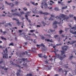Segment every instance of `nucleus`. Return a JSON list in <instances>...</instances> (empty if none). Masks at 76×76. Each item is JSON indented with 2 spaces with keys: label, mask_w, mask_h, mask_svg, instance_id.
I'll use <instances>...</instances> for the list:
<instances>
[{
  "label": "nucleus",
  "mask_w": 76,
  "mask_h": 76,
  "mask_svg": "<svg viewBox=\"0 0 76 76\" xmlns=\"http://www.w3.org/2000/svg\"><path fill=\"white\" fill-rule=\"evenodd\" d=\"M61 17H58V16H57L56 17V19H59L60 20V22L61 23V21L63 23V20H64V18H64L66 17V15L64 14H61Z\"/></svg>",
  "instance_id": "f257e3e1"
},
{
  "label": "nucleus",
  "mask_w": 76,
  "mask_h": 76,
  "mask_svg": "<svg viewBox=\"0 0 76 76\" xmlns=\"http://www.w3.org/2000/svg\"><path fill=\"white\" fill-rule=\"evenodd\" d=\"M61 52L62 56H61V57H59V59L61 60H62L65 57H66V56L65 55H64L63 56H62L63 55V54H64V53H65V51H61Z\"/></svg>",
  "instance_id": "f03ea898"
},
{
  "label": "nucleus",
  "mask_w": 76,
  "mask_h": 76,
  "mask_svg": "<svg viewBox=\"0 0 76 76\" xmlns=\"http://www.w3.org/2000/svg\"><path fill=\"white\" fill-rule=\"evenodd\" d=\"M58 23L59 24H60V23H58L57 21H54L53 23V26H54V28H57V24Z\"/></svg>",
  "instance_id": "7ed1b4c3"
},
{
  "label": "nucleus",
  "mask_w": 76,
  "mask_h": 76,
  "mask_svg": "<svg viewBox=\"0 0 76 76\" xmlns=\"http://www.w3.org/2000/svg\"><path fill=\"white\" fill-rule=\"evenodd\" d=\"M41 4L42 5V6H44L43 5L44 4V6L45 8V9H46L48 7V5L47 4V3L45 2H42Z\"/></svg>",
  "instance_id": "20e7f679"
},
{
  "label": "nucleus",
  "mask_w": 76,
  "mask_h": 76,
  "mask_svg": "<svg viewBox=\"0 0 76 76\" xmlns=\"http://www.w3.org/2000/svg\"><path fill=\"white\" fill-rule=\"evenodd\" d=\"M12 15L14 16V17L15 16H18L21 17V16L22 15L20 14H18L16 13H14L12 14Z\"/></svg>",
  "instance_id": "39448f33"
},
{
  "label": "nucleus",
  "mask_w": 76,
  "mask_h": 76,
  "mask_svg": "<svg viewBox=\"0 0 76 76\" xmlns=\"http://www.w3.org/2000/svg\"><path fill=\"white\" fill-rule=\"evenodd\" d=\"M8 55L6 53H5L3 55V58H4L6 59H7L8 58Z\"/></svg>",
  "instance_id": "423d86ee"
},
{
  "label": "nucleus",
  "mask_w": 76,
  "mask_h": 76,
  "mask_svg": "<svg viewBox=\"0 0 76 76\" xmlns=\"http://www.w3.org/2000/svg\"><path fill=\"white\" fill-rule=\"evenodd\" d=\"M5 3L7 4L9 6H11V7H13L14 6V5L13 3H8V2H7L6 1H5Z\"/></svg>",
  "instance_id": "0eeeda50"
},
{
  "label": "nucleus",
  "mask_w": 76,
  "mask_h": 76,
  "mask_svg": "<svg viewBox=\"0 0 76 76\" xmlns=\"http://www.w3.org/2000/svg\"><path fill=\"white\" fill-rule=\"evenodd\" d=\"M40 46H42L43 47H45V45L43 44V43H42L40 45H37V47H38L39 48H40Z\"/></svg>",
  "instance_id": "6e6552de"
},
{
  "label": "nucleus",
  "mask_w": 76,
  "mask_h": 76,
  "mask_svg": "<svg viewBox=\"0 0 76 76\" xmlns=\"http://www.w3.org/2000/svg\"><path fill=\"white\" fill-rule=\"evenodd\" d=\"M54 30H53L52 29H50L48 30V33L49 34H51L53 33Z\"/></svg>",
  "instance_id": "1a4fd4ad"
},
{
  "label": "nucleus",
  "mask_w": 76,
  "mask_h": 76,
  "mask_svg": "<svg viewBox=\"0 0 76 76\" xmlns=\"http://www.w3.org/2000/svg\"><path fill=\"white\" fill-rule=\"evenodd\" d=\"M67 46H66L65 45L64 47H62V50H64L66 51L67 50Z\"/></svg>",
  "instance_id": "9d476101"
},
{
  "label": "nucleus",
  "mask_w": 76,
  "mask_h": 76,
  "mask_svg": "<svg viewBox=\"0 0 76 76\" xmlns=\"http://www.w3.org/2000/svg\"><path fill=\"white\" fill-rule=\"evenodd\" d=\"M20 72V69H19L18 70V72H17L16 73V75L17 76H20V74H19Z\"/></svg>",
  "instance_id": "9b49d317"
},
{
  "label": "nucleus",
  "mask_w": 76,
  "mask_h": 76,
  "mask_svg": "<svg viewBox=\"0 0 76 76\" xmlns=\"http://www.w3.org/2000/svg\"><path fill=\"white\" fill-rule=\"evenodd\" d=\"M30 3H31L33 5L36 6H37L38 5V4L37 3H36L35 4L34 2H32V1H31Z\"/></svg>",
  "instance_id": "f8f14e48"
},
{
  "label": "nucleus",
  "mask_w": 76,
  "mask_h": 76,
  "mask_svg": "<svg viewBox=\"0 0 76 76\" xmlns=\"http://www.w3.org/2000/svg\"><path fill=\"white\" fill-rule=\"evenodd\" d=\"M59 45H61V44H57L56 45H55L53 46V47L54 48V50H56V48H55V47H57V46H59Z\"/></svg>",
  "instance_id": "ddd939ff"
},
{
  "label": "nucleus",
  "mask_w": 76,
  "mask_h": 76,
  "mask_svg": "<svg viewBox=\"0 0 76 76\" xmlns=\"http://www.w3.org/2000/svg\"><path fill=\"white\" fill-rule=\"evenodd\" d=\"M67 65H68V64H65L64 65H63V66L66 69L68 68H69V66H67Z\"/></svg>",
  "instance_id": "4468645a"
},
{
  "label": "nucleus",
  "mask_w": 76,
  "mask_h": 76,
  "mask_svg": "<svg viewBox=\"0 0 76 76\" xmlns=\"http://www.w3.org/2000/svg\"><path fill=\"white\" fill-rule=\"evenodd\" d=\"M24 38L26 39H28V38H29V37L28 35H25L24 36Z\"/></svg>",
  "instance_id": "2eb2a0df"
},
{
  "label": "nucleus",
  "mask_w": 76,
  "mask_h": 76,
  "mask_svg": "<svg viewBox=\"0 0 76 76\" xmlns=\"http://www.w3.org/2000/svg\"><path fill=\"white\" fill-rule=\"evenodd\" d=\"M71 55L72 56H70L69 57V60H72V59H73V58L74 57V56H73V54H71Z\"/></svg>",
  "instance_id": "dca6fc26"
},
{
  "label": "nucleus",
  "mask_w": 76,
  "mask_h": 76,
  "mask_svg": "<svg viewBox=\"0 0 76 76\" xmlns=\"http://www.w3.org/2000/svg\"><path fill=\"white\" fill-rule=\"evenodd\" d=\"M28 60L27 58H26V59L24 58H22L20 59L21 61H25Z\"/></svg>",
  "instance_id": "f3484780"
},
{
  "label": "nucleus",
  "mask_w": 76,
  "mask_h": 76,
  "mask_svg": "<svg viewBox=\"0 0 76 76\" xmlns=\"http://www.w3.org/2000/svg\"><path fill=\"white\" fill-rule=\"evenodd\" d=\"M5 50H3V52L4 53H7L8 52V50H7V48H6L5 49Z\"/></svg>",
  "instance_id": "a211bd4d"
},
{
  "label": "nucleus",
  "mask_w": 76,
  "mask_h": 76,
  "mask_svg": "<svg viewBox=\"0 0 76 76\" xmlns=\"http://www.w3.org/2000/svg\"><path fill=\"white\" fill-rule=\"evenodd\" d=\"M42 53H40L38 54V56L39 57L42 58H43V56H42Z\"/></svg>",
  "instance_id": "6ab92c4d"
},
{
  "label": "nucleus",
  "mask_w": 76,
  "mask_h": 76,
  "mask_svg": "<svg viewBox=\"0 0 76 76\" xmlns=\"http://www.w3.org/2000/svg\"><path fill=\"white\" fill-rule=\"evenodd\" d=\"M64 32L62 30H61L59 31V33L60 34H61L63 32Z\"/></svg>",
  "instance_id": "aec40b11"
},
{
  "label": "nucleus",
  "mask_w": 76,
  "mask_h": 76,
  "mask_svg": "<svg viewBox=\"0 0 76 76\" xmlns=\"http://www.w3.org/2000/svg\"><path fill=\"white\" fill-rule=\"evenodd\" d=\"M44 36H48L49 38H50L51 37V35H49V34H47V35L44 34Z\"/></svg>",
  "instance_id": "412c9836"
},
{
  "label": "nucleus",
  "mask_w": 76,
  "mask_h": 76,
  "mask_svg": "<svg viewBox=\"0 0 76 76\" xmlns=\"http://www.w3.org/2000/svg\"><path fill=\"white\" fill-rule=\"evenodd\" d=\"M67 8V6H66V7H64L61 8L62 9L64 10L65 9H66Z\"/></svg>",
  "instance_id": "4be33fe9"
},
{
  "label": "nucleus",
  "mask_w": 76,
  "mask_h": 76,
  "mask_svg": "<svg viewBox=\"0 0 76 76\" xmlns=\"http://www.w3.org/2000/svg\"><path fill=\"white\" fill-rule=\"evenodd\" d=\"M49 14H50V13H49L47 12H45L43 13V15H48Z\"/></svg>",
  "instance_id": "5701e85b"
},
{
  "label": "nucleus",
  "mask_w": 76,
  "mask_h": 76,
  "mask_svg": "<svg viewBox=\"0 0 76 76\" xmlns=\"http://www.w3.org/2000/svg\"><path fill=\"white\" fill-rule=\"evenodd\" d=\"M30 51V50H28V52L26 51V54L27 55H28V56H30V54H28V53H29V51Z\"/></svg>",
  "instance_id": "b1692460"
},
{
  "label": "nucleus",
  "mask_w": 76,
  "mask_h": 76,
  "mask_svg": "<svg viewBox=\"0 0 76 76\" xmlns=\"http://www.w3.org/2000/svg\"><path fill=\"white\" fill-rule=\"evenodd\" d=\"M54 10H55V11H58L59 10V9H58V8L57 7H55L54 8Z\"/></svg>",
  "instance_id": "393cba45"
},
{
  "label": "nucleus",
  "mask_w": 76,
  "mask_h": 76,
  "mask_svg": "<svg viewBox=\"0 0 76 76\" xmlns=\"http://www.w3.org/2000/svg\"><path fill=\"white\" fill-rule=\"evenodd\" d=\"M19 4V2L18 1H16L15 2V5H18Z\"/></svg>",
  "instance_id": "a878e982"
},
{
  "label": "nucleus",
  "mask_w": 76,
  "mask_h": 76,
  "mask_svg": "<svg viewBox=\"0 0 76 76\" xmlns=\"http://www.w3.org/2000/svg\"><path fill=\"white\" fill-rule=\"evenodd\" d=\"M69 16L71 18H73V15L69 14Z\"/></svg>",
  "instance_id": "bb28decb"
},
{
  "label": "nucleus",
  "mask_w": 76,
  "mask_h": 76,
  "mask_svg": "<svg viewBox=\"0 0 76 76\" xmlns=\"http://www.w3.org/2000/svg\"><path fill=\"white\" fill-rule=\"evenodd\" d=\"M59 72H64L63 70V69H62V68H60V69H59Z\"/></svg>",
  "instance_id": "cd10ccee"
},
{
  "label": "nucleus",
  "mask_w": 76,
  "mask_h": 76,
  "mask_svg": "<svg viewBox=\"0 0 76 76\" xmlns=\"http://www.w3.org/2000/svg\"><path fill=\"white\" fill-rule=\"evenodd\" d=\"M42 23L43 25L44 26H45V25H46V24L43 21H42Z\"/></svg>",
  "instance_id": "c85d7f7f"
},
{
  "label": "nucleus",
  "mask_w": 76,
  "mask_h": 76,
  "mask_svg": "<svg viewBox=\"0 0 76 76\" xmlns=\"http://www.w3.org/2000/svg\"><path fill=\"white\" fill-rule=\"evenodd\" d=\"M11 45L13 46L14 45V44L13 42L12 43H10L9 45V46H10Z\"/></svg>",
  "instance_id": "c756f323"
},
{
  "label": "nucleus",
  "mask_w": 76,
  "mask_h": 76,
  "mask_svg": "<svg viewBox=\"0 0 76 76\" xmlns=\"http://www.w3.org/2000/svg\"><path fill=\"white\" fill-rule=\"evenodd\" d=\"M39 14H44V12H43L42 11H40L39 12Z\"/></svg>",
  "instance_id": "7c9ffc66"
},
{
  "label": "nucleus",
  "mask_w": 76,
  "mask_h": 76,
  "mask_svg": "<svg viewBox=\"0 0 76 76\" xmlns=\"http://www.w3.org/2000/svg\"><path fill=\"white\" fill-rule=\"evenodd\" d=\"M58 35H54V37L55 38H56L58 37Z\"/></svg>",
  "instance_id": "2f4dec72"
},
{
  "label": "nucleus",
  "mask_w": 76,
  "mask_h": 76,
  "mask_svg": "<svg viewBox=\"0 0 76 76\" xmlns=\"http://www.w3.org/2000/svg\"><path fill=\"white\" fill-rule=\"evenodd\" d=\"M35 31V30H30V32L31 33H33Z\"/></svg>",
  "instance_id": "473e14b6"
},
{
  "label": "nucleus",
  "mask_w": 76,
  "mask_h": 76,
  "mask_svg": "<svg viewBox=\"0 0 76 76\" xmlns=\"http://www.w3.org/2000/svg\"><path fill=\"white\" fill-rule=\"evenodd\" d=\"M69 19V17L67 16L65 18H64V19H66V20H68Z\"/></svg>",
  "instance_id": "72a5a7b5"
},
{
  "label": "nucleus",
  "mask_w": 76,
  "mask_h": 76,
  "mask_svg": "<svg viewBox=\"0 0 76 76\" xmlns=\"http://www.w3.org/2000/svg\"><path fill=\"white\" fill-rule=\"evenodd\" d=\"M12 19L13 20H16V21H18L19 20H17V19L15 18H13Z\"/></svg>",
  "instance_id": "f704fd0d"
},
{
  "label": "nucleus",
  "mask_w": 76,
  "mask_h": 76,
  "mask_svg": "<svg viewBox=\"0 0 76 76\" xmlns=\"http://www.w3.org/2000/svg\"><path fill=\"white\" fill-rule=\"evenodd\" d=\"M27 75H28V76H33L32 74H27Z\"/></svg>",
  "instance_id": "c9c22d12"
},
{
  "label": "nucleus",
  "mask_w": 76,
  "mask_h": 76,
  "mask_svg": "<svg viewBox=\"0 0 76 76\" xmlns=\"http://www.w3.org/2000/svg\"><path fill=\"white\" fill-rule=\"evenodd\" d=\"M45 63L46 64H48L49 62L48 61V60H47L46 61H45Z\"/></svg>",
  "instance_id": "e433bc0d"
},
{
  "label": "nucleus",
  "mask_w": 76,
  "mask_h": 76,
  "mask_svg": "<svg viewBox=\"0 0 76 76\" xmlns=\"http://www.w3.org/2000/svg\"><path fill=\"white\" fill-rule=\"evenodd\" d=\"M41 39L42 40H44L45 39V37L44 36H41Z\"/></svg>",
  "instance_id": "4c0bfd02"
},
{
  "label": "nucleus",
  "mask_w": 76,
  "mask_h": 76,
  "mask_svg": "<svg viewBox=\"0 0 76 76\" xmlns=\"http://www.w3.org/2000/svg\"><path fill=\"white\" fill-rule=\"evenodd\" d=\"M70 33H72V34H73V33H74V31L73 30H71L70 31Z\"/></svg>",
  "instance_id": "58836bf2"
},
{
  "label": "nucleus",
  "mask_w": 76,
  "mask_h": 76,
  "mask_svg": "<svg viewBox=\"0 0 76 76\" xmlns=\"http://www.w3.org/2000/svg\"><path fill=\"white\" fill-rule=\"evenodd\" d=\"M26 7H25L24 8H23V10L25 11H26L27 10V9H26Z\"/></svg>",
  "instance_id": "ea45409f"
},
{
  "label": "nucleus",
  "mask_w": 76,
  "mask_h": 76,
  "mask_svg": "<svg viewBox=\"0 0 76 76\" xmlns=\"http://www.w3.org/2000/svg\"><path fill=\"white\" fill-rule=\"evenodd\" d=\"M20 13L21 14V15L25 14L24 12H20Z\"/></svg>",
  "instance_id": "a19ab883"
},
{
  "label": "nucleus",
  "mask_w": 76,
  "mask_h": 76,
  "mask_svg": "<svg viewBox=\"0 0 76 76\" xmlns=\"http://www.w3.org/2000/svg\"><path fill=\"white\" fill-rule=\"evenodd\" d=\"M75 42H76V40L73 41H72V44H74L75 43Z\"/></svg>",
  "instance_id": "79ce46f5"
},
{
  "label": "nucleus",
  "mask_w": 76,
  "mask_h": 76,
  "mask_svg": "<svg viewBox=\"0 0 76 76\" xmlns=\"http://www.w3.org/2000/svg\"><path fill=\"white\" fill-rule=\"evenodd\" d=\"M63 64V62L61 61L59 63V64L60 65H61Z\"/></svg>",
  "instance_id": "37998d69"
},
{
  "label": "nucleus",
  "mask_w": 76,
  "mask_h": 76,
  "mask_svg": "<svg viewBox=\"0 0 76 76\" xmlns=\"http://www.w3.org/2000/svg\"><path fill=\"white\" fill-rule=\"evenodd\" d=\"M23 44L25 46H26L27 44H28V42H25Z\"/></svg>",
  "instance_id": "c03bdc74"
},
{
  "label": "nucleus",
  "mask_w": 76,
  "mask_h": 76,
  "mask_svg": "<svg viewBox=\"0 0 76 76\" xmlns=\"http://www.w3.org/2000/svg\"><path fill=\"white\" fill-rule=\"evenodd\" d=\"M64 72H65V75H67V71L65 70Z\"/></svg>",
  "instance_id": "a18cd8bd"
},
{
  "label": "nucleus",
  "mask_w": 76,
  "mask_h": 76,
  "mask_svg": "<svg viewBox=\"0 0 76 76\" xmlns=\"http://www.w3.org/2000/svg\"><path fill=\"white\" fill-rule=\"evenodd\" d=\"M4 66H2L0 65V69H4Z\"/></svg>",
  "instance_id": "49530a36"
},
{
  "label": "nucleus",
  "mask_w": 76,
  "mask_h": 76,
  "mask_svg": "<svg viewBox=\"0 0 76 76\" xmlns=\"http://www.w3.org/2000/svg\"><path fill=\"white\" fill-rule=\"evenodd\" d=\"M21 54L22 55H25V53L24 52H23L22 53H21Z\"/></svg>",
  "instance_id": "de8ad7c7"
},
{
  "label": "nucleus",
  "mask_w": 76,
  "mask_h": 76,
  "mask_svg": "<svg viewBox=\"0 0 76 76\" xmlns=\"http://www.w3.org/2000/svg\"><path fill=\"white\" fill-rule=\"evenodd\" d=\"M42 57H44V58L47 59V56H45V55H44V56H42Z\"/></svg>",
  "instance_id": "09e8293b"
},
{
  "label": "nucleus",
  "mask_w": 76,
  "mask_h": 76,
  "mask_svg": "<svg viewBox=\"0 0 76 76\" xmlns=\"http://www.w3.org/2000/svg\"><path fill=\"white\" fill-rule=\"evenodd\" d=\"M15 11V10H11V12H14Z\"/></svg>",
  "instance_id": "8fccbe9b"
},
{
  "label": "nucleus",
  "mask_w": 76,
  "mask_h": 76,
  "mask_svg": "<svg viewBox=\"0 0 76 76\" xmlns=\"http://www.w3.org/2000/svg\"><path fill=\"white\" fill-rule=\"evenodd\" d=\"M45 41H46L47 42H49L50 41V39H45Z\"/></svg>",
  "instance_id": "3c124183"
},
{
  "label": "nucleus",
  "mask_w": 76,
  "mask_h": 76,
  "mask_svg": "<svg viewBox=\"0 0 76 76\" xmlns=\"http://www.w3.org/2000/svg\"><path fill=\"white\" fill-rule=\"evenodd\" d=\"M26 64H27L26 63H25V62H24V63H23V66H26Z\"/></svg>",
  "instance_id": "603ef678"
},
{
  "label": "nucleus",
  "mask_w": 76,
  "mask_h": 76,
  "mask_svg": "<svg viewBox=\"0 0 76 76\" xmlns=\"http://www.w3.org/2000/svg\"><path fill=\"white\" fill-rule=\"evenodd\" d=\"M21 23V22L20 23V22H19V21H18L17 22V24H20Z\"/></svg>",
  "instance_id": "864d4df0"
},
{
  "label": "nucleus",
  "mask_w": 76,
  "mask_h": 76,
  "mask_svg": "<svg viewBox=\"0 0 76 76\" xmlns=\"http://www.w3.org/2000/svg\"><path fill=\"white\" fill-rule=\"evenodd\" d=\"M51 15V17L54 18L55 16L54 15Z\"/></svg>",
  "instance_id": "5fc2aeb1"
},
{
  "label": "nucleus",
  "mask_w": 76,
  "mask_h": 76,
  "mask_svg": "<svg viewBox=\"0 0 76 76\" xmlns=\"http://www.w3.org/2000/svg\"><path fill=\"white\" fill-rule=\"evenodd\" d=\"M53 20V18L52 19L50 17V18L49 19V20Z\"/></svg>",
  "instance_id": "6e6d98bb"
},
{
  "label": "nucleus",
  "mask_w": 76,
  "mask_h": 76,
  "mask_svg": "<svg viewBox=\"0 0 76 76\" xmlns=\"http://www.w3.org/2000/svg\"><path fill=\"white\" fill-rule=\"evenodd\" d=\"M50 60L51 61H52L53 60V59L52 58H50Z\"/></svg>",
  "instance_id": "4d7b16f0"
},
{
  "label": "nucleus",
  "mask_w": 76,
  "mask_h": 76,
  "mask_svg": "<svg viewBox=\"0 0 76 76\" xmlns=\"http://www.w3.org/2000/svg\"><path fill=\"white\" fill-rule=\"evenodd\" d=\"M50 2L51 3H52L53 4L54 3V2L53 1H52L51 0H50Z\"/></svg>",
  "instance_id": "13d9d810"
},
{
  "label": "nucleus",
  "mask_w": 76,
  "mask_h": 76,
  "mask_svg": "<svg viewBox=\"0 0 76 76\" xmlns=\"http://www.w3.org/2000/svg\"><path fill=\"white\" fill-rule=\"evenodd\" d=\"M61 36L62 37H64V35H63V34H61Z\"/></svg>",
  "instance_id": "bf43d9fd"
},
{
  "label": "nucleus",
  "mask_w": 76,
  "mask_h": 76,
  "mask_svg": "<svg viewBox=\"0 0 76 76\" xmlns=\"http://www.w3.org/2000/svg\"><path fill=\"white\" fill-rule=\"evenodd\" d=\"M74 20H75L76 21V17L75 16L74 17Z\"/></svg>",
  "instance_id": "052dcab7"
},
{
  "label": "nucleus",
  "mask_w": 76,
  "mask_h": 76,
  "mask_svg": "<svg viewBox=\"0 0 76 76\" xmlns=\"http://www.w3.org/2000/svg\"><path fill=\"white\" fill-rule=\"evenodd\" d=\"M19 32H20V33H22V30H19Z\"/></svg>",
  "instance_id": "680f3d73"
},
{
  "label": "nucleus",
  "mask_w": 76,
  "mask_h": 76,
  "mask_svg": "<svg viewBox=\"0 0 76 76\" xmlns=\"http://www.w3.org/2000/svg\"><path fill=\"white\" fill-rule=\"evenodd\" d=\"M37 27H41V26L39 25H37Z\"/></svg>",
  "instance_id": "e2e57ef3"
},
{
  "label": "nucleus",
  "mask_w": 76,
  "mask_h": 76,
  "mask_svg": "<svg viewBox=\"0 0 76 76\" xmlns=\"http://www.w3.org/2000/svg\"><path fill=\"white\" fill-rule=\"evenodd\" d=\"M50 42H53V40H52V39H51L50 40Z\"/></svg>",
  "instance_id": "0e129e2a"
},
{
  "label": "nucleus",
  "mask_w": 76,
  "mask_h": 76,
  "mask_svg": "<svg viewBox=\"0 0 76 76\" xmlns=\"http://www.w3.org/2000/svg\"><path fill=\"white\" fill-rule=\"evenodd\" d=\"M72 0H70V1H68V3H70L71 2H72Z\"/></svg>",
  "instance_id": "69168bd1"
},
{
  "label": "nucleus",
  "mask_w": 76,
  "mask_h": 76,
  "mask_svg": "<svg viewBox=\"0 0 76 76\" xmlns=\"http://www.w3.org/2000/svg\"><path fill=\"white\" fill-rule=\"evenodd\" d=\"M73 34L76 35V31H75V32H74V33Z\"/></svg>",
  "instance_id": "338daca9"
},
{
  "label": "nucleus",
  "mask_w": 76,
  "mask_h": 76,
  "mask_svg": "<svg viewBox=\"0 0 76 76\" xmlns=\"http://www.w3.org/2000/svg\"><path fill=\"white\" fill-rule=\"evenodd\" d=\"M58 76V74H55V75L54 76Z\"/></svg>",
  "instance_id": "774afa93"
}]
</instances>
